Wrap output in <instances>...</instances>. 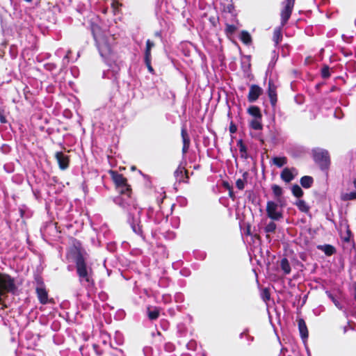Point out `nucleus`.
<instances>
[{
    "label": "nucleus",
    "instance_id": "f257e3e1",
    "mask_svg": "<svg viewBox=\"0 0 356 356\" xmlns=\"http://www.w3.org/2000/svg\"><path fill=\"white\" fill-rule=\"evenodd\" d=\"M76 267L79 280L86 287H90L92 285L90 277V268L87 267L83 255L74 256Z\"/></svg>",
    "mask_w": 356,
    "mask_h": 356
},
{
    "label": "nucleus",
    "instance_id": "f03ea898",
    "mask_svg": "<svg viewBox=\"0 0 356 356\" xmlns=\"http://www.w3.org/2000/svg\"><path fill=\"white\" fill-rule=\"evenodd\" d=\"M283 202L277 200V202L268 201L266 204V213L268 218L273 220H279L282 218V207H284Z\"/></svg>",
    "mask_w": 356,
    "mask_h": 356
},
{
    "label": "nucleus",
    "instance_id": "7ed1b4c3",
    "mask_svg": "<svg viewBox=\"0 0 356 356\" xmlns=\"http://www.w3.org/2000/svg\"><path fill=\"white\" fill-rule=\"evenodd\" d=\"M313 157L321 169H327L330 165V156L325 149L316 148L312 150Z\"/></svg>",
    "mask_w": 356,
    "mask_h": 356
},
{
    "label": "nucleus",
    "instance_id": "20e7f679",
    "mask_svg": "<svg viewBox=\"0 0 356 356\" xmlns=\"http://www.w3.org/2000/svg\"><path fill=\"white\" fill-rule=\"evenodd\" d=\"M111 175L115 185L120 188L121 193H128L130 191L129 186L127 183V179L121 174H118L114 171H111Z\"/></svg>",
    "mask_w": 356,
    "mask_h": 356
},
{
    "label": "nucleus",
    "instance_id": "39448f33",
    "mask_svg": "<svg viewBox=\"0 0 356 356\" xmlns=\"http://www.w3.org/2000/svg\"><path fill=\"white\" fill-rule=\"evenodd\" d=\"M93 35L95 40H96L97 47L99 48V53L102 56H107L111 51V47L108 44L104 41L102 37L99 35H97L95 30H92Z\"/></svg>",
    "mask_w": 356,
    "mask_h": 356
},
{
    "label": "nucleus",
    "instance_id": "423d86ee",
    "mask_svg": "<svg viewBox=\"0 0 356 356\" xmlns=\"http://www.w3.org/2000/svg\"><path fill=\"white\" fill-rule=\"evenodd\" d=\"M295 0H286L284 4V8L281 12V24L284 26L288 19H289L293 6H294Z\"/></svg>",
    "mask_w": 356,
    "mask_h": 356
},
{
    "label": "nucleus",
    "instance_id": "0eeeda50",
    "mask_svg": "<svg viewBox=\"0 0 356 356\" xmlns=\"http://www.w3.org/2000/svg\"><path fill=\"white\" fill-rule=\"evenodd\" d=\"M298 175V171L296 168H285L281 172V179L286 183L291 181L295 177Z\"/></svg>",
    "mask_w": 356,
    "mask_h": 356
},
{
    "label": "nucleus",
    "instance_id": "6e6552de",
    "mask_svg": "<svg viewBox=\"0 0 356 356\" xmlns=\"http://www.w3.org/2000/svg\"><path fill=\"white\" fill-rule=\"evenodd\" d=\"M14 280L8 275L0 273V289H13Z\"/></svg>",
    "mask_w": 356,
    "mask_h": 356
},
{
    "label": "nucleus",
    "instance_id": "1a4fd4ad",
    "mask_svg": "<svg viewBox=\"0 0 356 356\" xmlns=\"http://www.w3.org/2000/svg\"><path fill=\"white\" fill-rule=\"evenodd\" d=\"M38 298L42 305L55 304V300L52 297H49L48 291H36Z\"/></svg>",
    "mask_w": 356,
    "mask_h": 356
},
{
    "label": "nucleus",
    "instance_id": "9d476101",
    "mask_svg": "<svg viewBox=\"0 0 356 356\" xmlns=\"http://www.w3.org/2000/svg\"><path fill=\"white\" fill-rule=\"evenodd\" d=\"M262 89L259 86L257 85H252L248 97V101L250 102H255L259 98Z\"/></svg>",
    "mask_w": 356,
    "mask_h": 356
},
{
    "label": "nucleus",
    "instance_id": "9b49d317",
    "mask_svg": "<svg viewBox=\"0 0 356 356\" xmlns=\"http://www.w3.org/2000/svg\"><path fill=\"white\" fill-rule=\"evenodd\" d=\"M326 293L337 308L342 309V306L339 301L341 291H326Z\"/></svg>",
    "mask_w": 356,
    "mask_h": 356
},
{
    "label": "nucleus",
    "instance_id": "f8f14e48",
    "mask_svg": "<svg viewBox=\"0 0 356 356\" xmlns=\"http://www.w3.org/2000/svg\"><path fill=\"white\" fill-rule=\"evenodd\" d=\"M298 330L302 339H307L309 337V332L305 320L300 318L297 320Z\"/></svg>",
    "mask_w": 356,
    "mask_h": 356
},
{
    "label": "nucleus",
    "instance_id": "ddd939ff",
    "mask_svg": "<svg viewBox=\"0 0 356 356\" xmlns=\"http://www.w3.org/2000/svg\"><path fill=\"white\" fill-rule=\"evenodd\" d=\"M268 94L272 106H275L277 103L276 86L271 81L268 82Z\"/></svg>",
    "mask_w": 356,
    "mask_h": 356
},
{
    "label": "nucleus",
    "instance_id": "4468645a",
    "mask_svg": "<svg viewBox=\"0 0 356 356\" xmlns=\"http://www.w3.org/2000/svg\"><path fill=\"white\" fill-rule=\"evenodd\" d=\"M56 159L61 170H65L68 167V157L63 152H56Z\"/></svg>",
    "mask_w": 356,
    "mask_h": 356
},
{
    "label": "nucleus",
    "instance_id": "2eb2a0df",
    "mask_svg": "<svg viewBox=\"0 0 356 356\" xmlns=\"http://www.w3.org/2000/svg\"><path fill=\"white\" fill-rule=\"evenodd\" d=\"M181 138L183 140V154H186L190 146V138L185 129H181Z\"/></svg>",
    "mask_w": 356,
    "mask_h": 356
},
{
    "label": "nucleus",
    "instance_id": "dca6fc26",
    "mask_svg": "<svg viewBox=\"0 0 356 356\" xmlns=\"http://www.w3.org/2000/svg\"><path fill=\"white\" fill-rule=\"evenodd\" d=\"M175 176L179 181H184L187 179L186 170L184 167L179 165L175 172Z\"/></svg>",
    "mask_w": 356,
    "mask_h": 356
},
{
    "label": "nucleus",
    "instance_id": "f3484780",
    "mask_svg": "<svg viewBox=\"0 0 356 356\" xmlns=\"http://www.w3.org/2000/svg\"><path fill=\"white\" fill-rule=\"evenodd\" d=\"M151 309V307H147V316L151 321L156 320L159 317V309L157 307H154L152 310Z\"/></svg>",
    "mask_w": 356,
    "mask_h": 356
},
{
    "label": "nucleus",
    "instance_id": "a211bd4d",
    "mask_svg": "<svg viewBox=\"0 0 356 356\" xmlns=\"http://www.w3.org/2000/svg\"><path fill=\"white\" fill-rule=\"evenodd\" d=\"M313 184V178L310 176H304L300 179V184L305 188H309Z\"/></svg>",
    "mask_w": 356,
    "mask_h": 356
},
{
    "label": "nucleus",
    "instance_id": "6ab92c4d",
    "mask_svg": "<svg viewBox=\"0 0 356 356\" xmlns=\"http://www.w3.org/2000/svg\"><path fill=\"white\" fill-rule=\"evenodd\" d=\"M318 249L324 252L327 256H330L335 252V248L331 245H320L318 246Z\"/></svg>",
    "mask_w": 356,
    "mask_h": 356
},
{
    "label": "nucleus",
    "instance_id": "aec40b11",
    "mask_svg": "<svg viewBox=\"0 0 356 356\" xmlns=\"http://www.w3.org/2000/svg\"><path fill=\"white\" fill-rule=\"evenodd\" d=\"M248 112L250 115L254 117V118H261V114L259 108L257 106H250Z\"/></svg>",
    "mask_w": 356,
    "mask_h": 356
},
{
    "label": "nucleus",
    "instance_id": "412c9836",
    "mask_svg": "<svg viewBox=\"0 0 356 356\" xmlns=\"http://www.w3.org/2000/svg\"><path fill=\"white\" fill-rule=\"evenodd\" d=\"M261 118H254L250 122V127L254 130H261L262 129V124L261 122Z\"/></svg>",
    "mask_w": 356,
    "mask_h": 356
},
{
    "label": "nucleus",
    "instance_id": "4be33fe9",
    "mask_svg": "<svg viewBox=\"0 0 356 356\" xmlns=\"http://www.w3.org/2000/svg\"><path fill=\"white\" fill-rule=\"evenodd\" d=\"M296 205L302 212L307 213L309 211V208L308 205L302 200H300L297 201L296 203Z\"/></svg>",
    "mask_w": 356,
    "mask_h": 356
},
{
    "label": "nucleus",
    "instance_id": "5701e85b",
    "mask_svg": "<svg viewBox=\"0 0 356 356\" xmlns=\"http://www.w3.org/2000/svg\"><path fill=\"white\" fill-rule=\"evenodd\" d=\"M282 31L281 28H276L273 32V41L277 44L282 40Z\"/></svg>",
    "mask_w": 356,
    "mask_h": 356
},
{
    "label": "nucleus",
    "instance_id": "b1692460",
    "mask_svg": "<svg viewBox=\"0 0 356 356\" xmlns=\"http://www.w3.org/2000/svg\"><path fill=\"white\" fill-rule=\"evenodd\" d=\"M286 157H274L273 159V163L275 165L279 168L282 167L286 163Z\"/></svg>",
    "mask_w": 356,
    "mask_h": 356
},
{
    "label": "nucleus",
    "instance_id": "393cba45",
    "mask_svg": "<svg viewBox=\"0 0 356 356\" xmlns=\"http://www.w3.org/2000/svg\"><path fill=\"white\" fill-rule=\"evenodd\" d=\"M146 46L147 47L145 50V60L148 61L151 56V49L154 46V44L149 40H147L146 42Z\"/></svg>",
    "mask_w": 356,
    "mask_h": 356
},
{
    "label": "nucleus",
    "instance_id": "a878e982",
    "mask_svg": "<svg viewBox=\"0 0 356 356\" xmlns=\"http://www.w3.org/2000/svg\"><path fill=\"white\" fill-rule=\"evenodd\" d=\"M341 199L343 201L356 200V192L342 193L341 195Z\"/></svg>",
    "mask_w": 356,
    "mask_h": 356
},
{
    "label": "nucleus",
    "instance_id": "bb28decb",
    "mask_svg": "<svg viewBox=\"0 0 356 356\" xmlns=\"http://www.w3.org/2000/svg\"><path fill=\"white\" fill-rule=\"evenodd\" d=\"M271 189L273 192L274 195L277 197V200L280 199V197L282 195V188L276 184H273L271 186Z\"/></svg>",
    "mask_w": 356,
    "mask_h": 356
},
{
    "label": "nucleus",
    "instance_id": "cd10ccee",
    "mask_svg": "<svg viewBox=\"0 0 356 356\" xmlns=\"http://www.w3.org/2000/svg\"><path fill=\"white\" fill-rule=\"evenodd\" d=\"M281 268L286 274H289L291 271V268L288 260L284 258L281 261Z\"/></svg>",
    "mask_w": 356,
    "mask_h": 356
},
{
    "label": "nucleus",
    "instance_id": "c85d7f7f",
    "mask_svg": "<svg viewBox=\"0 0 356 356\" xmlns=\"http://www.w3.org/2000/svg\"><path fill=\"white\" fill-rule=\"evenodd\" d=\"M241 40L246 44L251 42V36L247 31H242L241 34Z\"/></svg>",
    "mask_w": 356,
    "mask_h": 356
},
{
    "label": "nucleus",
    "instance_id": "c756f323",
    "mask_svg": "<svg viewBox=\"0 0 356 356\" xmlns=\"http://www.w3.org/2000/svg\"><path fill=\"white\" fill-rule=\"evenodd\" d=\"M292 193L294 196L300 197L302 196L303 191L298 185H294L292 187Z\"/></svg>",
    "mask_w": 356,
    "mask_h": 356
},
{
    "label": "nucleus",
    "instance_id": "7c9ffc66",
    "mask_svg": "<svg viewBox=\"0 0 356 356\" xmlns=\"http://www.w3.org/2000/svg\"><path fill=\"white\" fill-rule=\"evenodd\" d=\"M248 173L247 172H245L243 174V177L244 179H238L236 180V187L239 189V190H243L245 187V177L247 176Z\"/></svg>",
    "mask_w": 356,
    "mask_h": 356
},
{
    "label": "nucleus",
    "instance_id": "2f4dec72",
    "mask_svg": "<svg viewBox=\"0 0 356 356\" xmlns=\"http://www.w3.org/2000/svg\"><path fill=\"white\" fill-rule=\"evenodd\" d=\"M276 224L273 222H270L264 228V230L266 233H272L274 232L276 229Z\"/></svg>",
    "mask_w": 356,
    "mask_h": 356
},
{
    "label": "nucleus",
    "instance_id": "473e14b6",
    "mask_svg": "<svg viewBox=\"0 0 356 356\" xmlns=\"http://www.w3.org/2000/svg\"><path fill=\"white\" fill-rule=\"evenodd\" d=\"M261 297L263 300L268 305V302L270 300V291H262Z\"/></svg>",
    "mask_w": 356,
    "mask_h": 356
},
{
    "label": "nucleus",
    "instance_id": "72a5a7b5",
    "mask_svg": "<svg viewBox=\"0 0 356 356\" xmlns=\"http://www.w3.org/2000/svg\"><path fill=\"white\" fill-rule=\"evenodd\" d=\"M329 67L327 66H325L323 67L321 70V74L323 78H327L330 76Z\"/></svg>",
    "mask_w": 356,
    "mask_h": 356
},
{
    "label": "nucleus",
    "instance_id": "f704fd0d",
    "mask_svg": "<svg viewBox=\"0 0 356 356\" xmlns=\"http://www.w3.org/2000/svg\"><path fill=\"white\" fill-rule=\"evenodd\" d=\"M9 291H0V305L3 302V299L6 296V292Z\"/></svg>",
    "mask_w": 356,
    "mask_h": 356
},
{
    "label": "nucleus",
    "instance_id": "c9c22d12",
    "mask_svg": "<svg viewBox=\"0 0 356 356\" xmlns=\"http://www.w3.org/2000/svg\"><path fill=\"white\" fill-rule=\"evenodd\" d=\"M226 30L229 33H233L236 30V27L234 25H227Z\"/></svg>",
    "mask_w": 356,
    "mask_h": 356
},
{
    "label": "nucleus",
    "instance_id": "e433bc0d",
    "mask_svg": "<svg viewBox=\"0 0 356 356\" xmlns=\"http://www.w3.org/2000/svg\"><path fill=\"white\" fill-rule=\"evenodd\" d=\"M229 131L232 134H234V133H235L236 131V127L232 122L231 123V124L229 126Z\"/></svg>",
    "mask_w": 356,
    "mask_h": 356
},
{
    "label": "nucleus",
    "instance_id": "4c0bfd02",
    "mask_svg": "<svg viewBox=\"0 0 356 356\" xmlns=\"http://www.w3.org/2000/svg\"><path fill=\"white\" fill-rule=\"evenodd\" d=\"M162 298L165 302H167L170 300V297L168 295H162Z\"/></svg>",
    "mask_w": 356,
    "mask_h": 356
},
{
    "label": "nucleus",
    "instance_id": "58836bf2",
    "mask_svg": "<svg viewBox=\"0 0 356 356\" xmlns=\"http://www.w3.org/2000/svg\"><path fill=\"white\" fill-rule=\"evenodd\" d=\"M149 60H150V58H149ZM146 63H147V66H148V69H149V70L150 72L153 71L152 67H151V65H149V60H148V61H147V60H146Z\"/></svg>",
    "mask_w": 356,
    "mask_h": 356
},
{
    "label": "nucleus",
    "instance_id": "ea45409f",
    "mask_svg": "<svg viewBox=\"0 0 356 356\" xmlns=\"http://www.w3.org/2000/svg\"><path fill=\"white\" fill-rule=\"evenodd\" d=\"M0 121L1 122L3 123L6 122L5 118L0 114Z\"/></svg>",
    "mask_w": 356,
    "mask_h": 356
},
{
    "label": "nucleus",
    "instance_id": "a19ab883",
    "mask_svg": "<svg viewBox=\"0 0 356 356\" xmlns=\"http://www.w3.org/2000/svg\"><path fill=\"white\" fill-rule=\"evenodd\" d=\"M132 227H133V230H134L135 232L138 233V232H140V229L138 228V229H136V226L133 225V226H132Z\"/></svg>",
    "mask_w": 356,
    "mask_h": 356
},
{
    "label": "nucleus",
    "instance_id": "79ce46f5",
    "mask_svg": "<svg viewBox=\"0 0 356 356\" xmlns=\"http://www.w3.org/2000/svg\"><path fill=\"white\" fill-rule=\"evenodd\" d=\"M36 289H37V290H39V289H43V285H42V284H40L39 286H38L36 287Z\"/></svg>",
    "mask_w": 356,
    "mask_h": 356
},
{
    "label": "nucleus",
    "instance_id": "37998d69",
    "mask_svg": "<svg viewBox=\"0 0 356 356\" xmlns=\"http://www.w3.org/2000/svg\"><path fill=\"white\" fill-rule=\"evenodd\" d=\"M101 298H103L106 296V294L104 292H101L99 295Z\"/></svg>",
    "mask_w": 356,
    "mask_h": 356
},
{
    "label": "nucleus",
    "instance_id": "c03bdc74",
    "mask_svg": "<svg viewBox=\"0 0 356 356\" xmlns=\"http://www.w3.org/2000/svg\"><path fill=\"white\" fill-rule=\"evenodd\" d=\"M240 150L241 151H244L245 150V147L243 145H241Z\"/></svg>",
    "mask_w": 356,
    "mask_h": 356
},
{
    "label": "nucleus",
    "instance_id": "a18cd8bd",
    "mask_svg": "<svg viewBox=\"0 0 356 356\" xmlns=\"http://www.w3.org/2000/svg\"><path fill=\"white\" fill-rule=\"evenodd\" d=\"M86 295L88 296V297H91V293H90L89 291H87V293Z\"/></svg>",
    "mask_w": 356,
    "mask_h": 356
},
{
    "label": "nucleus",
    "instance_id": "49530a36",
    "mask_svg": "<svg viewBox=\"0 0 356 356\" xmlns=\"http://www.w3.org/2000/svg\"><path fill=\"white\" fill-rule=\"evenodd\" d=\"M97 348H98V346H97V345H96V344H94V345H93V348H94L95 350H97Z\"/></svg>",
    "mask_w": 356,
    "mask_h": 356
},
{
    "label": "nucleus",
    "instance_id": "de8ad7c7",
    "mask_svg": "<svg viewBox=\"0 0 356 356\" xmlns=\"http://www.w3.org/2000/svg\"><path fill=\"white\" fill-rule=\"evenodd\" d=\"M353 184H354V186L356 188V179H354Z\"/></svg>",
    "mask_w": 356,
    "mask_h": 356
},
{
    "label": "nucleus",
    "instance_id": "09e8293b",
    "mask_svg": "<svg viewBox=\"0 0 356 356\" xmlns=\"http://www.w3.org/2000/svg\"><path fill=\"white\" fill-rule=\"evenodd\" d=\"M26 1L31 2L32 0H25Z\"/></svg>",
    "mask_w": 356,
    "mask_h": 356
}]
</instances>
